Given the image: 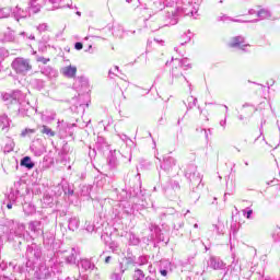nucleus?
Segmentation results:
<instances>
[{"mask_svg":"<svg viewBox=\"0 0 280 280\" xmlns=\"http://www.w3.org/2000/svg\"><path fill=\"white\" fill-rule=\"evenodd\" d=\"M48 61H49V59H46V58H44V57H38V58H37V62H43V65H47Z\"/></svg>","mask_w":280,"mask_h":280,"instance_id":"obj_20","label":"nucleus"},{"mask_svg":"<svg viewBox=\"0 0 280 280\" xmlns=\"http://www.w3.org/2000/svg\"><path fill=\"white\" fill-rule=\"evenodd\" d=\"M250 14H253L254 12L253 11H249Z\"/></svg>","mask_w":280,"mask_h":280,"instance_id":"obj_31","label":"nucleus"},{"mask_svg":"<svg viewBox=\"0 0 280 280\" xmlns=\"http://www.w3.org/2000/svg\"><path fill=\"white\" fill-rule=\"evenodd\" d=\"M34 132H36L35 129H24L21 135L27 137V135H34Z\"/></svg>","mask_w":280,"mask_h":280,"instance_id":"obj_16","label":"nucleus"},{"mask_svg":"<svg viewBox=\"0 0 280 280\" xmlns=\"http://www.w3.org/2000/svg\"><path fill=\"white\" fill-rule=\"evenodd\" d=\"M74 47L78 51H80V49H82V43H75Z\"/></svg>","mask_w":280,"mask_h":280,"instance_id":"obj_23","label":"nucleus"},{"mask_svg":"<svg viewBox=\"0 0 280 280\" xmlns=\"http://www.w3.org/2000/svg\"><path fill=\"white\" fill-rule=\"evenodd\" d=\"M81 266L82 268H84L85 270H89V268H91V262L89 260H82L81 261Z\"/></svg>","mask_w":280,"mask_h":280,"instance_id":"obj_19","label":"nucleus"},{"mask_svg":"<svg viewBox=\"0 0 280 280\" xmlns=\"http://www.w3.org/2000/svg\"><path fill=\"white\" fill-rule=\"evenodd\" d=\"M172 73L175 75V78H178V75H183V72H180V69H186L189 67V61L187 59H174L172 62Z\"/></svg>","mask_w":280,"mask_h":280,"instance_id":"obj_2","label":"nucleus"},{"mask_svg":"<svg viewBox=\"0 0 280 280\" xmlns=\"http://www.w3.org/2000/svg\"><path fill=\"white\" fill-rule=\"evenodd\" d=\"M12 14V9L10 8H3L0 10V19H8Z\"/></svg>","mask_w":280,"mask_h":280,"instance_id":"obj_12","label":"nucleus"},{"mask_svg":"<svg viewBox=\"0 0 280 280\" xmlns=\"http://www.w3.org/2000/svg\"><path fill=\"white\" fill-rule=\"evenodd\" d=\"M21 165H23L24 167H27V170H32V167H34V162H32V159L30 156H25L21 161Z\"/></svg>","mask_w":280,"mask_h":280,"instance_id":"obj_9","label":"nucleus"},{"mask_svg":"<svg viewBox=\"0 0 280 280\" xmlns=\"http://www.w3.org/2000/svg\"><path fill=\"white\" fill-rule=\"evenodd\" d=\"M10 126V120L8 119V116H0V128L2 130H5Z\"/></svg>","mask_w":280,"mask_h":280,"instance_id":"obj_11","label":"nucleus"},{"mask_svg":"<svg viewBox=\"0 0 280 280\" xmlns=\"http://www.w3.org/2000/svg\"><path fill=\"white\" fill-rule=\"evenodd\" d=\"M31 40H34V36H30Z\"/></svg>","mask_w":280,"mask_h":280,"instance_id":"obj_28","label":"nucleus"},{"mask_svg":"<svg viewBox=\"0 0 280 280\" xmlns=\"http://www.w3.org/2000/svg\"><path fill=\"white\" fill-rule=\"evenodd\" d=\"M68 262L69 264H74L75 262V256H70L69 258H68Z\"/></svg>","mask_w":280,"mask_h":280,"instance_id":"obj_22","label":"nucleus"},{"mask_svg":"<svg viewBox=\"0 0 280 280\" xmlns=\"http://www.w3.org/2000/svg\"><path fill=\"white\" fill-rule=\"evenodd\" d=\"M28 10H31L33 14L40 12V3H38V0H28Z\"/></svg>","mask_w":280,"mask_h":280,"instance_id":"obj_7","label":"nucleus"},{"mask_svg":"<svg viewBox=\"0 0 280 280\" xmlns=\"http://www.w3.org/2000/svg\"><path fill=\"white\" fill-rule=\"evenodd\" d=\"M12 67L16 73H25L26 71H30L32 69V65H30V60L24 58H16L12 62Z\"/></svg>","mask_w":280,"mask_h":280,"instance_id":"obj_1","label":"nucleus"},{"mask_svg":"<svg viewBox=\"0 0 280 280\" xmlns=\"http://www.w3.org/2000/svg\"><path fill=\"white\" fill-rule=\"evenodd\" d=\"M42 133L43 135H47L48 137H56V132H54L51 130V128L47 127V126H42Z\"/></svg>","mask_w":280,"mask_h":280,"instance_id":"obj_13","label":"nucleus"},{"mask_svg":"<svg viewBox=\"0 0 280 280\" xmlns=\"http://www.w3.org/2000/svg\"><path fill=\"white\" fill-rule=\"evenodd\" d=\"M7 208H8V209H12V203H8V205H7Z\"/></svg>","mask_w":280,"mask_h":280,"instance_id":"obj_27","label":"nucleus"},{"mask_svg":"<svg viewBox=\"0 0 280 280\" xmlns=\"http://www.w3.org/2000/svg\"><path fill=\"white\" fill-rule=\"evenodd\" d=\"M190 14H191V16H194V12H191Z\"/></svg>","mask_w":280,"mask_h":280,"instance_id":"obj_32","label":"nucleus"},{"mask_svg":"<svg viewBox=\"0 0 280 280\" xmlns=\"http://www.w3.org/2000/svg\"><path fill=\"white\" fill-rule=\"evenodd\" d=\"M145 280H152V279H150V278H147Z\"/></svg>","mask_w":280,"mask_h":280,"instance_id":"obj_34","label":"nucleus"},{"mask_svg":"<svg viewBox=\"0 0 280 280\" xmlns=\"http://www.w3.org/2000/svg\"><path fill=\"white\" fill-rule=\"evenodd\" d=\"M105 264H110V256H107V257L105 258Z\"/></svg>","mask_w":280,"mask_h":280,"instance_id":"obj_25","label":"nucleus"},{"mask_svg":"<svg viewBox=\"0 0 280 280\" xmlns=\"http://www.w3.org/2000/svg\"><path fill=\"white\" fill-rule=\"evenodd\" d=\"M37 30L38 32H47V30H49V26L47 24H39Z\"/></svg>","mask_w":280,"mask_h":280,"instance_id":"obj_17","label":"nucleus"},{"mask_svg":"<svg viewBox=\"0 0 280 280\" xmlns=\"http://www.w3.org/2000/svg\"><path fill=\"white\" fill-rule=\"evenodd\" d=\"M115 69H119V67L116 66Z\"/></svg>","mask_w":280,"mask_h":280,"instance_id":"obj_33","label":"nucleus"},{"mask_svg":"<svg viewBox=\"0 0 280 280\" xmlns=\"http://www.w3.org/2000/svg\"><path fill=\"white\" fill-rule=\"evenodd\" d=\"M244 43H246V39L244 37L236 36L229 42V47H238L240 49H245V47H248V44Z\"/></svg>","mask_w":280,"mask_h":280,"instance_id":"obj_3","label":"nucleus"},{"mask_svg":"<svg viewBox=\"0 0 280 280\" xmlns=\"http://www.w3.org/2000/svg\"><path fill=\"white\" fill-rule=\"evenodd\" d=\"M144 277L143 271L137 269L133 275V280H143Z\"/></svg>","mask_w":280,"mask_h":280,"instance_id":"obj_15","label":"nucleus"},{"mask_svg":"<svg viewBox=\"0 0 280 280\" xmlns=\"http://www.w3.org/2000/svg\"><path fill=\"white\" fill-rule=\"evenodd\" d=\"M79 226H80V220H78L77 218L70 219L69 221L70 231H77Z\"/></svg>","mask_w":280,"mask_h":280,"instance_id":"obj_10","label":"nucleus"},{"mask_svg":"<svg viewBox=\"0 0 280 280\" xmlns=\"http://www.w3.org/2000/svg\"><path fill=\"white\" fill-rule=\"evenodd\" d=\"M12 150H14V142H10L4 147V152H12Z\"/></svg>","mask_w":280,"mask_h":280,"instance_id":"obj_18","label":"nucleus"},{"mask_svg":"<svg viewBox=\"0 0 280 280\" xmlns=\"http://www.w3.org/2000/svg\"><path fill=\"white\" fill-rule=\"evenodd\" d=\"M22 36H25V33H21Z\"/></svg>","mask_w":280,"mask_h":280,"instance_id":"obj_29","label":"nucleus"},{"mask_svg":"<svg viewBox=\"0 0 280 280\" xmlns=\"http://www.w3.org/2000/svg\"><path fill=\"white\" fill-rule=\"evenodd\" d=\"M210 266L214 269V270H222V268H224V262L220 259L217 258H211L210 260Z\"/></svg>","mask_w":280,"mask_h":280,"instance_id":"obj_8","label":"nucleus"},{"mask_svg":"<svg viewBox=\"0 0 280 280\" xmlns=\"http://www.w3.org/2000/svg\"><path fill=\"white\" fill-rule=\"evenodd\" d=\"M244 215H246L247 219H250V215H253V210H248L246 212V210L243 211Z\"/></svg>","mask_w":280,"mask_h":280,"instance_id":"obj_21","label":"nucleus"},{"mask_svg":"<svg viewBox=\"0 0 280 280\" xmlns=\"http://www.w3.org/2000/svg\"><path fill=\"white\" fill-rule=\"evenodd\" d=\"M50 1V3H60V1H62V0H49Z\"/></svg>","mask_w":280,"mask_h":280,"instance_id":"obj_26","label":"nucleus"},{"mask_svg":"<svg viewBox=\"0 0 280 280\" xmlns=\"http://www.w3.org/2000/svg\"><path fill=\"white\" fill-rule=\"evenodd\" d=\"M257 16L259 19H270V12L268 10L262 9L257 12Z\"/></svg>","mask_w":280,"mask_h":280,"instance_id":"obj_14","label":"nucleus"},{"mask_svg":"<svg viewBox=\"0 0 280 280\" xmlns=\"http://www.w3.org/2000/svg\"><path fill=\"white\" fill-rule=\"evenodd\" d=\"M198 228V224H195V229H197Z\"/></svg>","mask_w":280,"mask_h":280,"instance_id":"obj_30","label":"nucleus"},{"mask_svg":"<svg viewBox=\"0 0 280 280\" xmlns=\"http://www.w3.org/2000/svg\"><path fill=\"white\" fill-rule=\"evenodd\" d=\"M160 272H161L162 277H167V270L161 269Z\"/></svg>","mask_w":280,"mask_h":280,"instance_id":"obj_24","label":"nucleus"},{"mask_svg":"<svg viewBox=\"0 0 280 280\" xmlns=\"http://www.w3.org/2000/svg\"><path fill=\"white\" fill-rule=\"evenodd\" d=\"M62 73L66 78H74L78 73V68L75 66H67L62 69Z\"/></svg>","mask_w":280,"mask_h":280,"instance_id":"obj_5","label":"nucleus"},{"mask_svg":"<svg viewBox=\"0 0 280 280\" xmlns=\"http://www.w3.org/2000/svg\"><path fill=\"white\" fill-rule=\"evenodd\" d=\"M30 12H32V10L22 9L21 7H15V9L13 10V14L16 21H19V19H27V16H30Z\"/></svg>","mask_w":280,"mask_h":280,"instance_id":"obj_4","label":"nucleus"},{"mask_svg":"<svg viewBox=\"0 0 280 280\" xmlns=\"http://www.w3.org/2000/svg\"><path fill=\"white\" fill-rule=\"evenodd\" d=\"M21 95V92H14L13 94H3L2 100L9 102V104H16V98Z\"/></svg>","mask_w":280,"mask_h":280,"instance_id":"obj_6","label":"nucleus"}]
</instances>
